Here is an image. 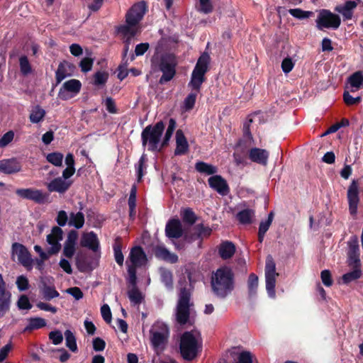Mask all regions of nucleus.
I'll use <instances>...</instances> for the list:
<instances>
[{"label":"nucleus","instance_id":"nucleus-1","mask_svg":"<svg viewBox=\"0 0 363 363\" xmlns=\"http://www.w3.org/2000/svg\"><path fill=\"white\" fill-rule=\"evenodd\" d=\"M147 10L145 1L135 4L125 15V24L117 28V32L120 34L125 43L124 53L127 54L131 39L140 32L139 23L143 19Z\"/></svg>","mask_w":363,"mask_h":363},{"label":"nucleus","instance_id":"nucleus-2","mask_svg":"<svg viewBox=\"0 0 363 363\" xmlns=\"http://www.w3.org/2000/svg\"><path fill=\"white\" fill-rule=\"evenodd\" d=\"M212 291L217 297L225 298L235 289V276L232 269L223 267L213 273L211 279Z\"/></svg>","mask_w":363,"mask_h":363},{"label":"nucleus","instance_id":"nucleus-3","mask_svg":"<svg viewBox=\"0 0 363 363\" xmlns=\"http://www.w3.org/2000/svg\"><path fill=\"white\" fill-rule=\"evenodd\" d=\"M177 61L173 54L157 52L151 58V69L153 72H162L160 83L164 84L173 79L176 74Z\"/></svg>","mask_w":363,"mask_h":363},{"label":"nucleus","instance_id":"nucleus-4","mask_svg":"<svg viewBox=\"0 0 363 363\" xmlns=\"http://www.w3.org/2000/svg\"><path fill=\"white\" fill-rule=\"evenodd\" d=\"M164 130L162 121L157 122L155 125H147L141 133L143 146L147 147L151 152H160L164 147L162 136Z\"/></svg>","mask_w":363,"mask_h":363},{"label":"nucleus","instance_id":"nucleus-5","mask_svg":"<svg viewBox=\"0 0 363 363\" xmlns=\"http://www.w3.org/2000/svg\"><path fill=\"white\" fill-rule=\"evenodd\" d=\"M202 340L198 330L185 332L180 340V352L182 357L188 361L194 359L201 348Z\"/></svg>","mask_w":363,"mask_h":363},{"label":"nucleus","instance_id":"nucleus-6","mask_svg":"<svg viewBox=\"0 0 363 363\" xmlns=\"http://www.w3.org/2000/svg\"><path fill=\"white\" fill-rule=\"evenodd\" d=\"M209 63L210 56L206 52L203 53L198 59L189 83V86L192 89L196 91L200 90L202 84L205 81V74L208 69Z\"/></svg>","mask_w":363,"mask_h":363},{"label":"nucleus","instance_id":"nucleus-7","mask_svg":"<svg viewBox=\"0 0 363 363\" xmlns=\"http://www.w3.org/2000/svg\"><path fill=\"white\" fill-rule=\"evenodd\" d=\"M150 334V342L153 348L155 350H163L169 335V330L167 324L162 321H156L152 325Z\"/></svg>","mask_w":363,"mask_h":363},{"label":"nucleus","instance_id":"nucleus-8","mask_svg":"<svg viewBox=\"0 0 363 363\" xmlns=\"http://www.w3.org/2000/svg\"><path fill=\"white\" fill-rule=\"evenodd\" d=\"M190 297L189 290L186 288H181L176 309V320L180 325H184L189 321L191 306Z\"/></svg>","mask_w":363,"mask_h":363},{"label":"nucleus","instance_id":"nucleus-9","mask_svg":"<svg viewBox=\"0 0 363 363\" xmlns=\"http://www.w3.org/2000/svg\"><path fill=\"white\" fill-rule=\"evenodd\" d=\"M316 27L318 30L325 28L337 29L341 23L340 16L328 9H321L315 20Z\"/></svg>","mask_w":363,"mask_h":363},{"label":"nucleus","instance_id":"nucleus-10","mask_svg":"<svg viewBox=\"0 0 363 363\" xmlns=\"http://www.w3.org/2000/svg\"><path fill=\"white\" fill-rule=\"evenodd\" d=\"M265 282L266 290L269 298H275V285L276 279L279 274L276 272V264L271 256H268L266 259L265 269Z\"/></svg>","mask_w":363,"mask_h":363},{"label":"nucleus","instance_id":"nucleus-11","mask_svg":"<svg viewBox=\"0 0 363 363\" xmlns=\"http://www.w3.org/2000/svg\"><path fill=\"white\" fill-rule=\"evenodd\" d=\"M11 259L13 261L17 260L19 264L28 270H31L33 268V260L31 258L30 253L22 244L18 242H14L12 244Z\"/></svg>","mask_w":363,"mask_h":363},{"label":"nucleus","instance_id":"nucleus-12","mask_svg":"<svg viewBox=\"0 0 363 363\" xmlns=\"http://www.w3.org/2000/svg\"><path fill=\"white\" fill-rule=\"evenodd\" d=\"M82 87L78 79H72L63 83L58 92V97L64 101L69 100L77 96Z\"/></svg>","mask_w":363,"mask_h":363},{"label":"nucleus","instance_id":"nucleus-13","mask_svg":"<svg viewBox=\"0 0 363 363\" xmlns=\"http://www.w3.org/2000/svg\"><path fill=\"white\" fill-rule=\"evenodd\" d=\"M63 239V231L59 226H54L47 235L48 252L50 255L57 254L61 250L60 242Z\"/></svg>","mask_w":363,"mask_h":363},{"label":"nucleus","instance_id":"nucleus-14","mask_svg":"<svg viewBox=\"0 0 363 363\" xmlns=\"http://www.w3.org/2000/svg\"><path fill=\"white\" fill-rule=\"evenodd\" d=\"M16 193L21 198L31 200L37 203H44L48 198V195L43 191L32 188L18 189Z\"/></svg>","mask_w":363,"mask_h":363},{"label":"nucleus","instance_id":"nucleus-15","mask_svg":"<svg viewBox=\"0 0 363 363\" xmlns=\"http://www.w3.org/2000/svg\"><path fill=\"white\" fill-rule=\"evenodd\" d=\"M347 263L349 266L361 265L358 238L352 235L347 241Z\"/></svg>","mask_w":363,"mask_h":363},{"label":"nucleus","instance_id":"nucleus-16","mask_svg":"<svg viewBox=\"0 0 363 363\" xmlns=\"http://www.w3.org/2000/svg\"><path fill=\"white\" fill-rule=\"evenodd\" d=\"M147 262V256L141 247L136 246L131 249L126 264L135 268L143 266Z\"/></svg>","mask_w":363,"mask_h":363},{"label":"nucleus","instance_id":"nucleus-17","mask_svg":"<svg viewBox=\"0 0 363 363\" xmlns=\"http://www.w3.org/2000/svg\"><path fill=\"white\" fill-rule=\"evenodd\" d=\"M347 200L349 211L351 215H355L357 212L358 203L359 201V186L356 181L353 180L347 189Z\"/></svg>","mask_w":363,"mask_h":363},{"label":"nucleus","instance_id":"nucleus-18","mask_svg":"<svg viewBox=\"0 0 363 363\" xmlns=\"http://www.w3.org/2000/svg\"><path fill=\"white\" fill-rule=\"evenodd\" d=\"M11 294L6 291V283L0 274V318L3 317L9 310Z\"/></svg>","mask_w":363,"mask_h":363},{"label":"nucleus","instance_id":"nucleus-19","mask_svg":"<svg viewBox=\"0 0 363 363\" xmlns=\"http://www.w3.org/2000/svg\"><path fill=\"white\" fill-rule=\"evenodd\" d=\"M209 186L221 196H226L230 192L227 182L220 175L211 176L208 180Z\"/></svg>","mask_w":363,"mask_h":363},{"label":"nucleus","instance_id":"nucleus-20","mask_svg":"<svg viewBox=\"0 0 363 363\" xmlns=\"http://www.w3.org/2000/svg\"><path fill=\"white\" fill-rule=\"evenodd\" d=\"M78 234L75 230H71L67 235L63 247V255L67 258H72L76 251V244Z\"/></svg>","mask_w":363,"mask_h":363},{"label":"nucleus","instance_id":"nucleus-21","mask_svg":"<svg viewBox=\"0 0 363 363\" xmlns=\"http://www.w3.org/2000/svg\"><path fill=\"white\" fill-rule=\"evenodd\" d=\"M21 169V162L16 158L4 159L0 160V172L4 174H13Z\"/></svg>","mask_w":363,"mask_h":363},{"label":"nucleus","instance_id":"nucleus-22","mask_svg":"<svg viewBox=\"0 0 363 363\" xmlns=\"http://www.w3.org/2000/svg\"><path fill=\"white\" fill-rule=\"evenodd\" d=\"M166 235L169 238H179L183 234L182 223L179 219L169 220L165 227Z\"/></svg>","mask_w":363,"mask_h":363},{"label":"nucleus","instance_id":"nucleus-23","mask_svg":"<svg viewBox=\"0 0 363 363\" xmlns=\"http://www.w3.org/2000/svg\"><path fill=\"white\" fill-rule=\"evenodd\" d=\"M357 6V4L355 1L350 0L343 4L336 6L335 11L342 16L344 21L351 20Z\"/></svg>","mask_w":363,"mask_h":363},{"label":"nucleus","instance_id":"nucleus-24","mask_svg":"<svg viewBox=\"0 0 363 363\" xmlns=\"http://www.w3.org/2000/svg\"><path fill=\"white\" fill-rule=\"evenodd\" d=\"M72 182L70 181L57 177L48 184V189L50 192L63 194L68 190Z\"/></svg>","mask_w":363,"mask_h":363},{"label":"nucleus","instance_id":"nucleus-25","mask_svg":"<svg viewBox=\"0 0 363 363\" xmlns=\"http://www.w3.org/2000/svg\"><path fill=\"white\" fill-rule=\"evenodd\" d=\"M248 155L250 160L253 162L262 165L267 164L269 152L266 150L253 147L249 150Z\"/></svg>","mask_w":363,"mask_h":363},{"label":"nucleus","instance_id":"nucleus-26","mask_svg":"<svg viewBox=\"0 0 363 363\" xmlns=\"http://www.w3.org/2000/svg\"><path fill=\"white\" fill-rule=\"evenodd\" d=\"M81 245L94 252H97L99 249V242L96 234L94 232L84 233L81 240Z\"/></svg>","mask_w":363,"mask_h":363},{"label":"nucleus","instance_id":"nucleus-27","mask_svg":"<svg viewBox=\"0 0 363 363\" xmlns=\"http://www.w3.org/2000/svg\"><path fill=\"white\" fill-rule=\"evenodd\" d=\"M189 150L188 142L181 130L176 132V148L174 150L175 155H184Z\"/></svg>","mask_w":363,"mask_h":363},{"label":"nucleus","instance_id":"nucleus-28","mask_svg":"<svg viewBox=\"0 0 363 363\" xmlns=\"http://www.w3.org/2000/svg\"><path fill=\"white\" fill-rule=\"evenodd\" d=\"M72 68L73 65L67 62L60 63L55 72L57 84L61 83L67 77L71 76Z\"/></svg>","mask_w":363,"mask_h":363},{"label":"nucleus","instance_id":"nucleus-29","mask_svg":"<svg viewBox=\"0 0 363 363\" xmlns=\"http://www.w3.org/2000/svg\"><path fill=\"white\" fill-rule=\"evenodd\" d=\"M155 256L163 260L175 263L178 260V257L174 253H171L165 247L157 246L155 250Z\"/></svg>","mask_w":363,"mask_h":363},{"label":"nucleus","instance_id":"nucleus-30","mask_svg":"<svg viewBox=\"0 0 363 363\" xmlns=\"http://www.w3.org/2000/svg\"><path fill=\"white\" fill-rule=\"evenodd\" d=\"M195 169L201 174L208 176L216 174L218 168L211 164L202 161H199L195 164Z\"/></svg>","mask_w":363,"mask_h":363},{"label":"nucleus","instance_id":"nucleus-31","mask_svg":"<svg viewBox=\"0 0 363 363\" xmlns=\"http://www.w3.org/2000/svg\"><path fill=\"white\" fill-rule=\"evenodd\" d=\"M348 82L350 91L354 92L358 91L363 84V73L361 71L353 73L348 78Z\"/></svg>","mask_w":363,"mask_h":363},{"label":"nucleus","instance_id":"nucleus-32","mask_svg":"<svg viewBox=\"0 0 363 363\" xmlns=\"http://www.w3.org/2000/svg\"><path fill=\"white\" fill-rule=\"evenodd\" d=\"M219 255L223 259L230 258L235 252V247L231 242H224L219 247Z\"/></svg>","mask_w":363,"mask_h":363},{"label":"nucleus","instance_id":"nucleus-33","mask_svg":"<svg viewBox=\"0 0 363 363\" xmlns=\"http://www.w3.org/2000/svg\"><path fill=\"white\" fill-rule=\"evenodd\" d=\"M350 267L352 269V270L345 274L342 277V282L345 284L359 279L362 276L361 265Z\"/></svg>","mask_w":363,"mask_h":363},{"label":"nucleus","instance_id":"nucleus-34","mask_svg":"<svg viewBox=\"0 0 363 363\" xmlns=\"http://www.w3.org/2000/svg\"><path fill=\"white\" fill-rule=\"evenodd\" d=\"M69 219L68 222V225L69 226H73L77 229H80L83 227L84 224V213L81 211L74 213L72 212L69 214Z\"/></svg>","mask_w":363,"mask_h":363},{"label":"nucleus","instance_id":"nucleus-35","mask_svg":"<svg viewBox=\"0 0 363 363\" xmlns=\"http://www.w3.org/2000/svg\"><path fill=\"white\" fill-rule=\"evenodd\" d=\"M45 114L46 112L43 108L40 106H35L30 111L29 116L30 121L32 123H38L43 121Z\"/></svg>","mask_w":363,"mask_h":363},{"label":"nucleus","instance_id":"nucleus-36","mask_svg":"<svg viewBox=\"0 0 363 363\" xmlns=\"http://www.w3.org/2000/svg\"><path fill=\"white\" fill-rule=\"evenodd\" d=\"M147 158L145 154H143L139 161L135 164V171L138 182H140L143 177L146 174Z\"/></svg>","mask_w":363,"mask_h":363},{"label":"nucleus","instance_id":"nucleus-37","mask_svg":"<svg viewBox=\"0 0 363 363\" xmlns=\"http://www.w3.org/2000/svg\"><path fill=\"white\" fill-rule=\"evenodd\" d=\"M258 277L252 273L249 275L247 280L248 294L250 297H254L257 294L258 288Z\"/></svg>","mask_w":363,"mask_h":363},{"label":"nucleus","instance_id":"nucleus-38","mask_svg":"<svg viewBox=\"0 0 363 363\" xmlns=\"http://www.w3.org/2000/svg\"><path fill=\"white\" fill-rule=\"evenodd\" d=\"M255 213L251 209H244L237 213L236 218L242 224H249L252 222Z\"/></svg>","mask_w":363,"mask_h":363},{"label":"nucleus","instance_id":"nucleus-39","mask_svg":"<svg viewBox=\"0 0 363 363\" xmlns=\"http://www.w3.org/2000/svg\"><path fill=\"white\" fill-rule=\"evenodd\" d=\"M128 296L130 302L134 305H138L142 303L143 296L137 287H133L128 291Z\"/></svg>","mask_w":363,"mask_h":363},{"label":"nucleus","instance_id":"nucleus-40","mask_svg":"<svg viewBox=\"0 0 363 363\" xmlns=\"http://www.w3.org/2000/svg\"><path fill=\"white\" fill-rule=\"evenodd\" d=\"M41 292L43 298L46 301H50L54 298H57L60 296L59 292L55 289L54 286L44 285L41 289Z\"/></svg>","mask_w":363,"mask_h":363},{"label":"nucleus","instance_id":"nucleus-41","mask_svg":"<svg viewBox=\"0 0 363 363\" xmlns=\"http://www.w3.org/2000/svg\"><path fill=\"white\" fill-rule=\"evenodd\" d=\"M181 217L184 222L192 225L196 222V216L190 208H186L181 211Z\"/></svg>","mask_w":363,"mask_h":363},{"label":"nucleus","instance_id":"nucleus-42","mask_svg":"<svg viewBox=\"0 0 363 363\" xmlns=\"http://www.w3.org/2000/svg\"><path fill=\"white\" fill-rule=\"evenodd\" d=\"M66 346L72 351L76 352L77 350V345L76 342V338L73 333L67 330L65 332Z\"/></svg>","mask_w":363,"mask_h":363},{"label":"nucleus","instance_id":"nucleus-43","mask_svg":"<svg viewBox=\"0 0 363 363\" xmlns=\"http://www.w3.org/2000/svg\"><path fill=\"white\" fill-rule=\"evenodd\" d=\"M46 325V321L42 318H32L29 319L28 324L26 328V330H36Z\"/></svg>","mask_w":363,"mask_h":363},{"label":"nucleus","instance_id":"nucleus-44","mask_svg":"<svg viewBox=\"0 0 363 363\" xmlns=\"http://www.w3.org/2000/svg\"><path fill=\"white\" fill-rule=\"evenodd\" d=\"M19 66L21 74L27 76L32 72V67L26 56L23 55L19 58Z\"/></svg>","mask_w":363,"mask_h":363},{"label":"nucleus","instance_id":"nucleus-45","mask_svg":"<svg viewBox=\"0 0 363 363\" xmlns=\"http://www.w3.org/2000/svg\"><path fill=\"white\" fill-rule=\"evenodd\" d=\"M63 155L58 152L49 153L46 156V160L48 162L56 167H61L62 164Z\"/></svg>","mask_w":363,"mask_h":363},{"label":"nucleus","instance_id":"nucleus-46","mask_svg":"<svg viewBox=\"0 0 363 363\" xmlns=\"http://www.w3.org/2000/svg\"><path fill=\"white\" fill-rule=\"evenodd\" d=\"M289 13L298 19L308 18L313 15L312 11H303L301 9H291Z\"/></svg>","mask_w":363,"mask_h":363},{"label":"nucleus","instance_id":"nucleus-47","mask_svg":"<svg viewBox=\"0 0 363 363\" xmlns=\"http://www.w3.org/2000/svg\"><path fill=\"white\" fill-rule=\"evenodd\" d=\"M162 281L168 289L172 287V274L170 271L164 269H160Z\"/></svg>","mask_w":363,"mask_h":363},{"label":"nucleus","instance_id":"nucleus-48","mask_svg":"<svg viewBox=\"0 0 363 363\" xmlns=\"http://www.w3.org/2000/svg\"><path fill=\"white\" fill-rule=\"evenodd\" d=\"M113 249L116 263L120 266H123L124 257L122 252L121 245L116 242L113 246Z\"/></svg>","mask_w":363,"mask_h":363},{"label":"nucleus","instance_id":"nucleus-49","mask_svg":"<svg viewBox=\"0 0 363 363\" xmlns=\"http://www.w3.org/2000/svg\"><path fill=\"white\" fill-rule=\"evenodd\" d=\"M195 230L199 238H206L211 235V228L203 224H198L195 226Z\"/></svg>","mask_w":363,"mask_h":363},{"label":"nucleus","instance_id":"nucleus-50","mask_svg":"<svg viewBox=\"0 0 363 363\" xmlns=\"http://www.w3.org/2000/svg\"><path fill=\"white\" fill-rule=\"evenodd\" d=\"M196 93H190L185 98L184 101V109L185 111H189L193 108L196 102Z\"/></svg>","mask_w":363,"mask_h":363},{"label":"nucleus","instance_id":"nucleus-51","mask_svg":"<svg viewBox=\"0 0 363 363\" xmlns=\"http://www.w3.org/2000/svg\"><path fill=\"white\" fill-rule=\"evenodd\" d=\"M16 284L20 291H26L29 288L28 279L24 275H21L17 277Z\"/></svg>","mask_w":363,"mask_h":363},{"label":"nucleus","instance_id":"nucleus-52","mask_svg":"<svg viewBox=\"0 0 363 363\" xmlns=\"http://www.w3.org/2000/svg\"><path fill=\"white\" fill-rule=\"evenodd\" d=\"M128 282L133 287H137L136 268L134 266H128Z\"/></svg>","mask_w":363,"mask_h":363},{"label":"nucleus","instance_id":"nucleus-53","mask_svg":"<svg viewBox=\"0 0 363 363\" xmlns=\"http://www.w3.org/2000/svg\"><path fill=\"white\" fill-rule=\"evenodd\" d=\"M108 79V74L105 72H97L94 76V85H104Z\"/></svg>","mask_w":363,"mask_h":363},{"label":"nucleus","instance_id":"nucleus-54","mask_svg":"<svg viewBox=\"0 0 363 363\" xmlns=\"http://www.w3.org/2000/svg\"><path fill=\"white\" fill-rule=\"evenodd\" d=\"M273 218L274 214L272 212H270L268 215L267 219L260 223L259 227V232H261L262 233H266L272 223Z\"/></svg>","mask_w":363,"mask_h":363},{"label":"nucleus","instance_id":"nucleus-55","mask_svg":"<svg viewBox=\"0 0 363 363\" xmlns=\"http://www.w3.org/2000/svg\"><path fill=\"white\" fill-rule=\"evenodd\" d=\"M14 138V132L13 130H9L6 132L3 136L0 138V147H5L10 143L13 141Z\"/></svg>","mask_w":363,"mask_h":363},{"label":"nucleus","instance_id":"nucleus-56","mask_svg":"<svg viewBox=\"0 0 363 363\" xmlns=\"http://www.w3.org/2000/svg\"><path fill=\"white\" fill-rule=\"evenodd\" d=\"M199 11L203 13H208L212 11L213 6L211 0H199Z\"/></svg>","mask_w":363,"mask_h":363},{"label":"nucleus","instance_id":"nucleus-57","mask_svg":"<svg viewBox=\"0 0 363 363\" xmlns=\"http://www.w3.org/2000/svg\"><path fill=\"white\" fill-rule=\"evenodd\" d=\"M17 306L19 309L21 310H29L31 308L32 305L27 296L21 295L17 302Z\"/></svg>","mask_w":363,"mask_h":363},{"label":"nucleus","instance_id":"nucleus-58","mask_svg":"<svg viewBox=\"0 0 363 363\" xmlns=\"http://www.w3.org/2000/svg\"><path fill=\"white\" fill-rule=\"evenodd\" d=\"M49 338L52 341V344L57 345L62 342L63 335L61 331L54 330L50 333Z\"/></svg>","mask_w":363,"mask_h":363},{"label":"nucleus","instance_id":"nucleus-59","mask_svg":"<svg viewBox=\"0 0 363 363\" xmlns=\"http://www.w3.org/2000/svg\"><path fill=\"white\" fill-rule=\"evenodd\" d=\"M56 222L59 225V226H65L67 223H68V215L65 211L61 210L58 211Z\"/></svg>","mask_w":363,"mask_h":363},{"label":"nucleus","instance_id":"nucleus-60","mask_svg":"<svg viewBox=\"0 0 363 363\" xmlns=\"http://www.w3.org/2000/svg\"><path fill=\"white\" fill-rule=\"evenodd\" d=\"M294 67V62L290 57H286L281 62V69L282 71L287 74L290 72Z\"/></svg>","mask_w":363,"mask_h":363},{"label":"nucleus","instance_id":"nucleus-61","mask_svg":"<svg viewBox=\"0 0 363 363\" xmlns=\"http://www.w3.org/2000/svg\"><path fill=\"white\" fill-rule=\"evenodd\" d=\"M93 66V60L89 57L83 58L80 63L79 67L83 72H87L90 71Z\"/></svg>","mask_w":363,"mask_h":363},{"label":"nucleus","instance_id":"nucleus-62","mask_svg":"<svg viewBox=\"0 0 363 363\" xmlns=\"http://www.w3.org/2000/svg\"><path fill=\"white\" fill-rule=\"evenodd\" d=\"M320 277L322 282L325 286L329 287L332 286L333 281L332 279L331 274L329 270L325 269L322 271Z\"/></svg>","mask_w":363,"mask_h":363},{"label":"nucleus","instance_id":"nucleus-63","mask_svg":"<svg viewBox=\"0 0 363 363\" xmlns=\"http://www.w3.org/2000/svg\"><path fill=\"white\" fill-rule=\"evenodd\" d=\"M252 356L250 352H242L238 356V361L236 363H252Z\"/></svg>","mask_w":363,"mask_h":363},{"label":"nucleus","instance_id":"nucleus-64","mask_svg":"<svg viewBox=\"0 0 363 363\" xmlns=\"http://www.w3.org/2000/svg\"><path fill=\"white\" fill-rule=\"evenodd\" d=\"M101 313L104 318V320L106 323H110L111 321V312L110 307L108 304H104L101 308Z\"/></svg>","mask_w":363,"mask_h":363}]
</instances>
